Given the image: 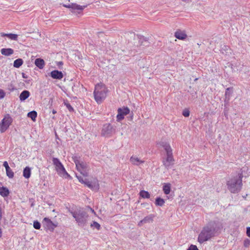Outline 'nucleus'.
Wrapping results in <instances>:
<instances>
[{"instance_id": "f257e3e1", "label": "nucleus", "mask_w": 250, "mask_h": 250, "mask_svg": "<svg viewBox=\"0 0 250 250\" xmlns=\"http://www.w3.org/2000/svg\"><path fill=\"white\" fill-rule=\"evenodd\" d=\"M75 163L77 169L84 177L77 176L79 181L83 184L88 188L95 190H98L100 188V185L98 180L96 178H92L90 181H88L86 177L88 176V167L86 163L80 162L75 158H73Z\"/></svg>"}, {"instance_id": "f03ea898", "label": "nucleus", "mask_w": 250, "mask_h": 250, "mask_svg": "<svg viewBox=\"0 0 250 250\" xmlns=\"http://www.w3.org/2000/svg\"><path fill=\"white\" fill-rule=\"evenodd\" d=\"M228 188L232 193H237L241 189L242 186V176L233 177L227 182Z\"/></svg>"}, {"instance_id": "7ed1b4c3", "label": "nucleus", "mask_w": 250, "mask_h": 250, "mask_svg": "<svg viewBox=\"0 0 250 250\" xmlns=\"http://www.w3.org/2000/svg\"><path fill=\"white\" fill-rule=\"evenodd\" d=\"M107 92L105 84L100 83L95 85L94 95L95 99L98 104L101 103L105 98Z\"/></svg>"}, {"instance_id": "20e7f679", "label": "nucleus", "mask_w": 250, "mask_h": 250, "mask_svg": "<svg viewBox=\"0 0 250 250\" xmlns=\"http://www.w3.org/2000/svg\"><path fill=\"white\" fill-rule=\"evenodd\" d=\"M52 162L57 173L60 176L64 178L70 177V175L67 172L63 166L59 159L57 158H53Z\"/></svg>"}, {"instance_id": "39448f33", "label": "nucleus", "mask_w": 250, "mask_h": 250, "mask_svg": "<svg viewBox=\"0 0 250 250\" xmlns=\"http://www.w3.org/2000/svg\"><path fill=\"white\" fill-rule=\"evenodd\" d=\"M213 235V230L208 226L205 227L199 234L198 241L202 243L209 239Z\"/></svg>"}, {"instance_id": "423d86ee", "label": "nucleus", "mask_w": 250, "mask_h": 250, "mask_svg": "<svg viewBox=\"0 0 250 250\" xmlns=\"http://www.w3.org/2000/svg\"><path fill=\"white\" fill-rule=\"evenodd\" d=\"M71 213L79 225L84 224L88 216L85 211L81 209L71 212Z\"/></svg>"}, {"instance_id": "0eeeda50", "label": "nucleus", "mask_w": 250, "mask_h": 250, "mask_svg": "<svg viewBox=\"0 0 250 250\" xmlns=\"http://www.w3.org/2000/svg\"><path fill=\"white\" fill-rule=\"evenodd\" d=\"M13 122V119L11 116L7 114L4 115V118L0 122V132H4L11 125Z\"/></svg>"}, {"instance_id": "6e6552de", "label": "nucleus", "mask_w": 250, "mask_h": 250, "mask_svg": "<svg viewBox=\"0 0 250 250\" xmlns=\"http://www.w3.org/2000/svg\"><path fill=\"white\" fill-rule=\"evenodd\" d=\"M43 226L46 230L53 232L55 228L58 226L57 224L54 223L49 218L45 217L42 221Z\"/></svg>"}, {"instance_id": "1a4fd4ad", "label": "nucleus", "mask_w": 250, "mask_h": 250, "mask_svg": "<svg viewBox=\"0 0 250 250\" xmlns=\"http://www.w3.org/2000/svg\"><path fill=\"white\" fill-rule=\"evenodd\" d=\"M63 6L71 9L73 13H81L83 10L86 7V5H80L76 3H71L68 4H63Z\"/></svg>"}, {"instance_id": "9d476101", "label": "nucleus", "mask_w": 250, "mask_h": 250, "mask_svg": "<svg viewBox=\"0 0 250 250\" xmlns=\"http://www.w3.org/2000/svg\"><path fill=\"white\" fill-rule=\"evenodd\" d=\"M174 159L173 158L172 151L166 152V156L163 158V164L164 166L168 168L173 164Z\"/></svg>"}, {"instance_id": "9b49d317", "label": "nucleus", "mask_w": 250, "mask_h": 250, "mask_svg": "<svg viewBox=\"0 0 250 250\" xmlns=\"http://www.w3.org/2000/svg\"><path fill=\"white\" fill-rule=\"evenodd\" d=\"M130 110L127 107L119 108L118 109V114L117 115V121H121L124 119L125 116L129 113Z\"/></svg>"}, {"instance_id": "f8f14e48", "label": "nucleus", "mask_w": 250, "mask_h": 250, "mask_svg": "<svg viewBox=\"0 0 250 250\" xmlns=\"http://www.w3.org/2000/svg\"><path fill=\"white\" fill-rule=\"evenodd\" d=\"M113 127L109 124L104 125L102 130V135L105 137L110 136L113 133Z\"/></svg>"}, {"instance_id": "ddd939ff", "label": "nucleus", "mask_w": 250, "mask_h": 250, "mask_svg": "<svg viewBox=\"0 0 250 250\" xmlns=\"http://www.w3.org/2000/svg\"><path fill=\"white\" fill-rule=\"evenodd\" d=\"M158 145L162 147L165 150L166 152L172 151V149L169 145V144L163 140L160 141Z\"/></svg>"}, {"instance_id": "4468645a", "label": "nucleus", "mask_w": 250, "mask_h": 250, "mask_svg": "<svg viewBox=\"0 0 250 250\" xmlns=\"http://www.w3.org/2000/svg\"><path fill=\"white\" fill-rule=\"evenodd\" d=\"M175 38L179 40H184L187 38V35L185 31L177 30L174 34Z\"/></svg>"}, {"instance_id": "2eb2a0df", "label": "nucleus", "mask_w": 250, "mask_h": 250, "mask_svg": "<svg viewBox=\"0 0 250 250\" xmlns=\"http://www.w3.org/2000/svg\"><path fill=\"white\" fill-rule=\"evenodd\" d=\"M51 76L52 78L61 80L63 78V74L61 71L54 70L51 72Z\"/></svg>"}, {"instance_id": "dca6fc26", "label": "nucleus", "mask_w": 250, "mask_h": 250, "mask_svg": "<svg viewBox=\"0 0 250 250\" xmlns=\"http://www.w3.org/2000/svg\"><path fill=\"white\" fill-rule=\"evenodd\" d=\"M0 35L1 37H7L9 39L11 40L17 41L18 40V35L12 33L6 34L3 32H1L0 33Z\"/></svg>"}, {"instance_id": "f3484780", "label": "nucleus", "mask_w": 250, "mask_h": 250, "mask_svg": "<svg viewBox=\"0 0 250 250\" xmlns=\"http://www.w3.org/2000/svg\"><path fill=\"white\" fill-rule=\"evenodd\" d=\"M130 161L133 165L137 166L144 162L143 161H142L138 157L135 156H133L131 157L130 159Z\"/></svg>"}, {"instance_id": "a211bd4d", "label": "nucleus", "mask_w": 250, "mask_h": 250, "mask_svg": "<svg viewBox=\"0 0 250 250\" xmlns=\"http://www.w3.org/2000/svg\"><path fill=\"white\" fill-rule=\"evenodd\" d=\"M2 55L5 56H10L14 53V50L12 48H2L0 50Z\"/></svg>"}, {"instance_id": "6ab92c4d", "label": "nucleus", "mask_w": 250, "mask_h": 250, "mask_svg": "<svg viewBox=\"0 0 250 250\" xmlns=\"http://www.w3.org/2000/svg\"><path fill=\"white\" fill-rule=\"evenodd\" d=\"M30 96V92L27 90L23 91L20 95V99L23 101L27 99Z\"/></svg>"}, {"instance_id": "aec40b11", "label": "nucleus", "mask_w": 250, "mask_h": 250, "mask_svg": "<svg viewBox=\"0 0 250 250\" xmlns=\"http://www.w3.org/2000/svg\"><path fill=\"white\" fill-rule=\"evenodd\" d=\"M31 168L29 167H26L24 168L23 171V176L24 178L26 179L29 178L31 176Z\"/></svg>"}, {"instance_id": "412c9836", "label": "nucleus", "mask_w": 250, "mask_h": 250, "mask_svg": "<svg viewBox=\"0 0 250 250\" xmlns=\"http://www.w3.org/2000/svg\"><path fill=\"white\" fill-rule=\"evenodd\" d=\"M35 65L40 69L43 68L44 65V62L42 59H37L35 62Z\"/></svg>"}, {"instance_id": "4be33fe9", "label": "nucleus", "mask_w": 250, "mask_h": 250, "mask_svg": "<svg viewBox=\"0 0 250 250\" xmlns=\"http://www.w3.org/2000/svg\"><path fill=\"white\" fill-rule=\"evenodd\" d=\"M37 113L35 111H32L27 114V117L30 118L34 122L36 121Z\"/></svg>"}, {"instance_id": "5701e85b", "label": "nucleus", "mask_w": 250, "mask_h": 250, "mask_svg": "<svg viewBox=\"0 0 250 250\" xmlns=\"http://www.w3.org/2000/svg\"><path fill=\"white\" fill-rule=\"evenodd\" d=\"M22 64V60L21 59H18L14 62L13 65L16 68H19Z\"/></svg>"}, {"instance_id": "b1692460", "label": "nucleus", "mask_w": 250, "mask_h": 250, "mask_svg": "<svg viewBox=\"0 0 250 250\" xmlns=\"http://www.w3.org/2000/svg\"><path fill=\"white\" fill-rule=\"evenodd\" d=\"M5 170L6 175L8 178L12 179L14 177V173L10 167L8 168L7 167Z\"/></svg>"}, {"instance_id": "393cba45", "label": "nucleus", "mask_w": 250, "mask_h": 250, "mask_svg": "<svg viewBox=\"0 0 250 250\" xmlns=\"http://www.w3.org/2000/svg\"><path fill=\"white\" fill-rule=\"evenodd\" d=\"M163 191L166 194H168L170 192V185L167 184L163 186Z\"/></svg>"}, {"instance_id": "a878e982", "label": "nucleus", "mask_w": 250, "mask_h": 250, "mask_svg": "<svg viewBox=\"0 0 250 250\" xmlns=\"http://www.w3.org/2000/svg\"><path fill=\"white\" fill-rule=\"evenodd\" d=\"M165 204V201L163 199L158 197L156 199L155 205L158 206H163Z\"/></svg>"}, {"instance_id": "bb28decb", "label": "nucleus", "mask_w": 250, "mask_h": 250, "mask_svg": "<svg viewBox=\"0 0 250 250\" xmlns=\"http://www.w3.org/2000/svg\"><path fill=\"white\" fill-rule=\"evenodd\" d=\"M140 195L143 198H149L150 194L148 191L141 190L140 192Z\"/></svg>"}, {"instance_id": "cd10ccee", "label": "nucleus", "mask_w": 250, "mask_h": 250, "mask_svg": "<svg viewBox=\"0 0 250 250\" xmlns=\"http://www.w3.org/2000/svg\"><path fill=\"white\" fill-rule=\"evenodd\" d=\"M33 227L35 229H39L41 228V224L38 221H35L33 223Z\"/></svg>"}, {"instance_id": "c85d7f7f", "label": "nucleus", "mask_w": 250, "mask_h": 250, "mask_svg": "<svg viewBox=\"0 0 250 250\" xmlns=\"http://www.w3.org/2000/svg\"><path fill=\"white\" fill-rule=\"evenodd\" d=\"M91 226L96 228L98 230H99L101 228L100 225L95 221L93 222V223L91 224Z\"/></svg>"}, {"instance_id": "c756f323", "label": "nucleus", "mask_w": 250, "mask_h": 250, "mask_svg": "<svg viewBox=\"0 0 250 250\" xmlns=\"http://www.w3.org/2000/svg\"><path fill=\"white\" fill-rule=\"evenodd\" d=\"M5 96V93L2 89H0V99H2L4 98Z\"/></svg>"}, {"instance_id": "7c9ffc66", "label": "nucleus", "mask_w": 250, "mask_h": 250, "mask_svg": "<svg viewBox=\"0 0 250 250\" xmlns=\"http://www.w3.org/2000/svg\"><path fill=\"white\" fill-rule=\"evenodd\" d=\"M183 115L184 116L187 117L189 116V111L188 110H185L183 112Z\"/></svg>"}, {"instance_id": "2f4dec72", "label": "nucleus", "mask_w": 250, "mask_h": 250, "mask_svg": "<svg viewBox=\"0 0 250 250\" xmlns=\"http://www.w3.org/2000/svg\"><path fill=\"white\" fill-rule=\"evenodd\" d=\"M250 245V240L246 239L244 242V245L245 247H248Z\"/></svg>"}, {"instance_id": "473e14b6", "label": "nucleus", "mask_w": 250, "mask_h": 250, "mask_svg": "<svg viewBox=\"0 0 250 250\" xmlns=\"http://www.w3.org/2000/svg\"><path fill=\"white\" fill-rule=\"evenodd\" d=\"M188 250H198V249L196 246L191 245L188 249Z\"/></svg>"}, {"instance_id": "72a5a7b5", "label": "nucleus", "mask_w": 250, "mask_h": 250, "mask_svg": "<svg viewBox=\"0 0 250 250\" xmlns=\"http://www.w3.org/2000/svg\"><path fill=\"white\" fill-rule=\"evenodd\" d=\"M149 220V218H147V217H146L143 220H141L139 223V225H140V224L141 223H146V222H147Z\"/></svg>"}, {"instance_id": "f704fd0d", "label": "nucleus", "mask_w": 250, "mask_h": 250, "mask_svg": "<svg viewBox=\"0 0 250 250\" xmlns=\"http://www.w3.org/2000/svg\"><path fill=\"white\" fill-rule=\"evenodd\" d=\"M3 166L5 168V169L7 168V167H9L8 162L7 161H4L3 162Z\"/></svg>"}, {"instance_id": "c9c22d12", "label": "nucleus", "mask_w": 250, "mask_h": 250, "mask_svg": "<svg viewBox=\"0 0 250 250\" xmlns=\"http://www.w3.org/2000/svg\"><path fill=\"white\" fill-rule=\"evenodd\" d=\"M247 235L248 237H250V227L247 228Z\"/></svg>"}, {"instance_id": "e433bc0d", "label": "nucleus", "mask_w": 250, "mask_h": 250, "mask_svg": "<svg viewBox=\"0 0 250 250\" xmlns=\"http://www.w3.org/2000/svg\"><path fill=\"white\" fill-rule=\"evenodd\" d=\"M90 210L91 211V212L94 214H95V212L94 211V210L93 209H92V208H90Z\"/></svg>"}, {"instance_id": "4c0bfd02", "label": "nucleus", "mask_w": 250, "mask_h": 250, "mask_svg": "<svg viewBox=\"0 0 250 250\" xmlns=\"http://www.w3.org/2000/svg\"><path fill=\"white\" fill-rule=\"evenodd\" d=\"M52 113H53V114H56V110H53V111H52Z\"/></svg>"}, {"instance_id": "58836bf2", "label": "nucleus", "mask_w": 250, "mask_h": 250, "mask_svg": "<svg viewBox=\"0 0 250 250\" xmlns=\"http://www.w3.org/2000/svg\"><path fill=\"white\" fill-rule=\"evenodd\" d=\"M1 233H2V231H1V229H0V236H1Z\"/></svg>"}, {"instance_id": "ea45409f", "label": "nucleus", "mask_w": 250, "mask_h": 250, "mask_svg": "<svg viewBox=\"0 0 250 250\" xmlns=\"http://www.w3.org/2000/svg\"><path fill=\"white\" fill-rule=\"evenodd\" d=\"M22 77H23V78H26V77H25V75H24V73H22Z\"/></svg>"}, {"instance_id": "a19ab883", "label": "nucleus", "mask_w": 250, "mask_h": 250, "mask_svg": "<svg viewBox=\"0 0 250 250\" xmlns=\"http://www.w3.org/2000/svg\"><path fill=\"white\" fill-rule=\"evenodd\" d=\"M67 106L68 108L70 107L71 108H72V107H71V106L69 104L67 105Z\"/></svg>"}]
</instances>
